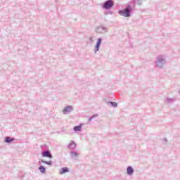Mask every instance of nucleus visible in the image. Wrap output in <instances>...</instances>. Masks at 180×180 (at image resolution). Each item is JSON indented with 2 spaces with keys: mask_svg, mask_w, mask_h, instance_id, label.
I'll list each match as a JSON object with an SVG mask.
<instances>
[{
  "mask_svg": "<svg viewBox=\"0 0 180 180\" xmlns=\"http://www.w3.org/2000/svg\"><path fill=\"white\" fill-rule=\"evenodd\" d=\"M112 106H114L115 108H116V106H117V103H113V102H111Z\"/></svg>",
  "mask_w": 180,
  "mask_h": 180,
  "instance_id": "13",
  "label": "nucleus"
},
{
  "mask_svg": "<svg viewBox=\"0 0 180 180\" xmlns=\"http://www.w3.org/2000/svg\"><path fill=\"white\" fill-rule=\"evenodd\" d=\"M81 130H82V125L75 126L74 127L75 131H81Z\"/></svg>",
  "mask_w": 180,
  "mask_h": 180,
  "instance_id": "7",
  "label": "nucleus"
},
{
  "mask_svg": "<svg viewBox=\"0 0 180 180\" xmlns=\"http://www.w3.org/2000/svg\"><path fill=\"white\" fill-rule=\"evenodd\" d=\"M40 172H42V174H44V172H46V167H44V166H41L39 168Z\"/></svg>",
  "mask_w": 180,
  "mask_h": 180,
  "instance_id": "10",
  "label": "nucleus"
},
{
  "mask_svg": "<svg viewBox=\"0 0 180 180\" xmlns=\"http://www.w3.org/2000/svg\"><path fill=\"white\" fill-rule=\"evenodd\" d=\"M66 172H70V169L67 167H63L60 170V175H63V174H66Z\"/></svg>",
  "mask_w": 180,
  "mask_h": 180,
  "instance_id": "6",
  "label": "nucleus"
},
{
  "mask_svg": "<svg viewBox=\"0 0 180 180\" xmlns=\"http://www.w3.org/2000/svg\"><path fill=\"white\" fill-rule=\"evenodd\" d=\"M108 1H112V0H108Z\"/></svg>",
  "mask_w": 180,
  "mask_h": 180,
  "instance_id": "14",
  "label": "nucleus"
},
{
  "mask_svg": "<svg viewBox=\"0 0 180 180\" xmlns=\"http://www.w3.org/2000/svg\"><path fill=\"white\" fill-rule=\"evenodd\" d=\"M120 15L124 16V18H129L130 16V10H129V8L121 10L120 11Z\"/></svg>",
  "mask_w": 180,
  "mask_h": 180,
  "instance_id": "1",
  "label": "nucleus"
},
{
  "mask_svg": "<svg viewBox=\"0 0 180 180\" xmlns=\"http://www.w3.org/2000/svg\"><path fill=\"white\" fill-rule=\"evenodd\" d=\"M70 112H72V106L68 105L63 109V113H70Z\"/></svg>",
  "mask_w": 180,
  "mask_h": 180,
  "instance_id": "4",
  "label": "nucleus"
},
{
  "mask_svg": "<svg viewBox=\"0 0 180 180\" xmlns=\"http://www.w3.org/2000/svg\"><path fill=\"white\" fill-rule=\"evenodd\" d=\"M75 147H77V144H75L74 141H71L68 146V148L71 149L75 148Z\"/></svg>",
  "mask_w": 180,
  "mask_h": 180,
  "instance_id": "8",
  "label": "nucleus"
},
{
  "mask_svg": "<svg viewBox=\"0 0 180 180\" xmlns=\"http://www.w3.org/2000/svg\"><path fill=\"white\" fill-rule=\"evenodd\" d=\"M5 141H6V143H11V142L13 141V139H12L11 137H7L5 139Z\"/></svg>",
  "mask_w": 180,
  "mask_h": 180,
  "instance_id": "11",
  "label": "nucleus"
},
{
  "mask_svg": "<svg viewBox=\"0 0 180 180\" xmlns=\"http://www.w3.org/2000/svg\"><path fill=\"white\" fill-rule=\"evenodd\" d=\"M41 162H43V164H47V165H52L53 162L51 161H44V160H41Z\"/></svg>",
  "mask_w": 180,
  "mask_h": 180,
  "instance_id": "12",
  "label": "nucleus"
},
{
  "mask_svg": "<svg viewBox=\"0 0 180 180\" xmlns=\"http://www.w3.org/2000/svg\"><path fill=\"white\" fill-rule=\"evenodd\" d=\"M43 157H46L47 158H53V155H51V153L50 151H44L42 153Z\"/></svg>",
  "mask_w": 180,
  "mask_h": 180,
  "instance_id": "3",
  "label": "nucleus"
},
{
  "mask_svg": "<svg viewBox=\"0 0 180 180\" xmlns=\"http://www.w3.org/2000/svg\"><path fill=\"white\" fill-rule=\"evenodd\" d=\"M127 171L128 175H133V172H134L133 168H131V167H129Z\"/></svg>",
  "mask_w": 180,
  "mask_h": 180,
  "instance_id": "9",
  "label": "nucleus"
},
{
  "mask_svg": "<svg viewBox=\"0 0 180 180\" xmlns=\"http://www.w3.org/2000/svg\"><path fill=\"white\" fill-rule=\"evenodd\" d=\"M112 6H113V1H106L103 6L105 9H109V8H112Z\"/></svg>",
  "mask_w": 180,
  "mask_h": 180,
  "instance_id": "2",
  "label": "nucleus"
},
{
  "mask_svg": "<svg viewBox=\"0 0 180 180\" xmlns=\"http://www.w3.org/2000/svg\"><path fill=\"white\" fill-rule=\"evenodd\" d=\"M101 43H102V39L99 38L96 45V51H99V47L101 46Z\"/></svg>",
  "mask_w": 180,
  "mask_h": 180,
  "instance_id": "5",
  "label": "nucleus"
}]
</instances>
